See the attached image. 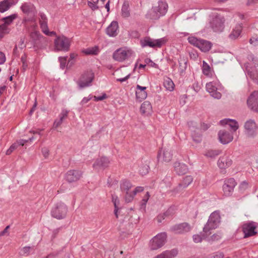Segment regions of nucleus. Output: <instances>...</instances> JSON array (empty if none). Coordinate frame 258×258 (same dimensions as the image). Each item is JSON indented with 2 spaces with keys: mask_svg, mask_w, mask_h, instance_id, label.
I'll return each instance as SVG.
<instances>
[{
  "mask_svg": "<svg viewBox=\"0 0 258 258\" xmlns=\"http://www.w3.org/2000/svg\"><path fill=\"white\" fill-rule=\"evenodd\" d=\"M126 195L125 196V201L126 203L131 202L134 198V195L133 193H129L128 192H126Z\"/></svg>",
  "mask_w": 258,
  "mask_h": 258,
  "instance_id": "50",
  "label": "nucleus"
},
{
  "mask_svg": "<svg viewBox=\"0 0 258 258\" xmlns=\"http://www.w3.org/2000/svg\"><path fill=\"white\" fill-rule=\"evenodd\" d=\"M224 21L225 20L222 16L216 15L211 20V27L215 32H221L224 28Z\"/></svg>",
  "mask_w": 258,
  "mask_h": 258,
  "instance_id": "11",
  "label": "nucleus"
},
{
  "mask_svg": "<svg viewBox=\"0 0 258 258\" xmlns=\"http://www.w3.org/2000/svg\"><path fill=\"white\" fill-rule=\"evenodd\" d=\"M18 147H17V144H15V143L13 144L10 146L9 149L7 150V151L6 152V154L7 155H10L13 152V151H14V150H15Z\"/></svg>",
  "mask_w": 258,
  "mask_h": 258,
  "instance_id": "54",
  "label": "nucleus"
},
{
  "mask_svg": "<svg viewBox=\"0 0 258 258\" xmlns=\"http://www.w3.org/2000/svg\"><path fill=\"white\" fill-rule=\"evenodd\" d=\"M177 254V249L174 248L170 250L164 251L154 258H174Z\"/></svg>",
  "mask_w": 258,
  "mask_h": 258,
  "instance_id": "28",
  "label": "nucleus"
},
{
  "mask_svg": "<svg viewBox=\"0 0 258 258\" xmlns=\"http://www.w3.org/2000/svg\"><path fill=\"white\" fill-rule=\"evenodd\" d=\"M220 142L223 144H227L231 142L233 139V135L225 130H221L218 133Z\"/></svg>",
  "mask_w": 258,
  "mask_h": 258,
  "instance_id": "19",
  "label": "nucleus"
},
{
  "mask_svg": "<svg viewBox=\"0 0 258 258\" xmlns=\"http://www.w3.org/2000/svg\"><path fill=\"white\" fill-rule=\"evenodd\" d=\"M92 97L91 95H89L88 97L83 98V99L81 102V104L83 105L87 103L92 99Z\"/></svg>",
  "mask_w": 258,
  "mask_h": 258,
  "instance_id": "61",
  "label": "nucleus"
},
{
  "mask_svg": "<svg viewBox=\"0 0 258 258\" xmlns=\"http://www.w3.org/2000/svg\"><path fill=\"white\" fill-rule=\"evenodd\" d=\"M28 141V140H24V139H20L14 143L16 144L17 147H18V146H23Z\"/></svg>",
  "mask_w": 258,
  "mask_h": 258,
  "instance_id": "60",
  "label": "nucleus"
},
{
  "mask_svg": "<svg viewBox=\"0 0 258 258\" xmlns=\"http://www.w3.org/2000/svg\"><path fill=\"white\" fill-rule=\"evenodd\" d=\"M232 160L227 156L220 157L217 162L218 167L222 169L228 168L232 165Z\"/></svg>",
  "mask_w": 258,
  "mask_h": 258,
  "instance_id": "22",
  "label": "nucleus"
},
{
  "mask_svg": "<svg viewBox=\"0 0 258 258\" xmlns=\"http://www.w3.org/2000/svg\"><path fill=\"white\" fill-rule=\"evenodd\" d=\"M121 15L123 18H128L130 16V5L128 2L123 3L121 9Z\"/></svg>",
  "mask_w": 258,
  "mask_h": 258,
  "instance_id": "34",
  "label": "nucleus"
},
{
  "mask_svg": "<svg viewBox=\"0 0 258 258\" xmlns=\"http://www.w3.org/2000/svg\"><path fill=\"white\" fill-rule=\"evenodd\" d=\"M58 59L60 62V68L62 69H64L66 67V65L67 56V57H59Z\"/></svg>",
  "mask_w": 258,
  "mask_h": 258,
  "instance_id": "49",
  "label": "nucleus"
},
{
  "mask_svg": "<svg viewBox=\"0 0 258 258\" xmlns=\"http://www.w3.org/2000/svg\"><path fill=\"white\" fill-rule=\"evenodd\" d=\"M150 194L149 192H147L143 199L141 201V208L145 209L147 203L149 199Z\"/></svg>",
  "mask_w": 258,
  "mask_h": 258,
  "instance_id": "47",
  "label": "nucleus"
},
{
  "mask_svg": "<svg viewBox=\"0 0 258 258\" xmlns=\"http://www.w3.org/2000/svg\"><path fill=\"white\" fill-rule=\"evenodd\" d=\"M191 229L190 225L186 222L178 224L171 226L170 230L175 234H184Z\"/></svg>",
  "mask_w": 258,
  "mask_h": 258,
  "instance_id": "14",
  "label": "nucleus"
},
{
  "mask_svg": "<svg viewBox=\"0 0 258 258\" xmlns=\"http://www.w3.org/2000/svg\"><path fill=\"white\" fill-rule=\"evenodd\" d=\"M242 29L241 24H238L232 29L229 37L230 39L234 40L238 38L241 34Z\"/></svg>",
  "mask_w": 258,
  "mask_h": 258,
  "instance_id": "31",
  "label": "nucleus"
},
{
  "mask_svg": "<svg viewBox=\"0 0 258 258\" xmlns=\"http://www.w3.org/2000/svg\"><path fill=\"white\" fill-rule=\"evenodd\" d=\"M205 234H206V233ZM207 236V235L205 236L204 234H203L202 235L201 234H195L192 236L193 240L195 243L201 242L203 239L205 238Z\"/></svg>",
  "mask_w": 258,
  "mask_h": 258,
  "instance_id": "48",
  "label": "nucleus"
},
{
  "mask_svg": "<svg viewBox=\"0 0 258 258\" xmlns=\"http://www.w3.org/2000/svg\"><path fill=\"white\" fill-rule=\"evenodd\" d=\"M167 234L161 232L154 236L150 242V247L152 250H156L163 246L166 242Z\"/></svg>",
  "mask_w": 258,
  "mask_h": 258,
  "instance_id": "8",
  "label": "nucleus"
},
{
  "mask_svg": "<svg viewBox=\"0 0 258 258\" xmlns=\"http://www.w3.org/2000/svg\"><path fill=\"white\" fill-rule=\"evenodd\" d=\"M82 172L79 170H70L65 174V179L69 183L78 181L82 176Z\"/></svg>",
  "mask_w": 258,
  "mask_h": 258,
  "instance_id": "16",
  "label": "nucleus"
},
{
  "mask_svg": "<svg viewBox=\"0 0 258 258\" xmlns=\"http://www.w3.org/2000/svg\"><path fill=\"white\" fill-rule=\"evenodd\" d=\"M107 98L106 94H103L102 95L100 96H94V99L95 101H102Z\"/></svg>",
  "mask_w": 258,
  "mask_h": 258,
  "instance_id": "57",
  "label": "nucleus"
},
{
  "mask_svg": "<svg viewBox=\"0 0 258 258\" xmlns=\"http://www.w3.org/2000/svg\"><path fill=\"white\" fill-rule=\"evenodd\" d=\"M248 59L250 61L253 62V64L255 67L256 71H253L252 68L250 67L249 63H248L246 66V70L247 71V74L254 81V82L258 83L257 71L255 66L256 65H258V60L255 58L253 55L252 54L248 55Z\"/></svg>",
  "mask_w": 258,
  "mask_h": 258,
  "instance_id": "10",
  "label": "nucleus"
},
{
  "mask_svg": "<svg viewBox=\"0 0 258 258\" xmlns=\"http://www.w3.org/2000/svg\"><path fill=\"white\" fill-rule=\"evenodd\" d=\"M69 114V111L67 109H63L61 110V112L58 115V118L54 120L53 124V128L54 129L57 128L62 123L63 121L67 118Z\"/></svg>",
  "mask_w": 258,
  "mask_h": 258,
  "instance_id": "24",
  "label": "nucleus"
},
{
  "mask_svg": "<svg viewBox=\"0 0 258 258\" xmlns=\"http://www.w3.org/2000/svg\"><path fill=\"white\" fill-rule=\"evenodd\" d=\"M221 238V235L220 234H214L211 236L212 240H218Z\"/></svg>",
  "mask_w": 258,
  "mask_h": 258,
  "instance_id": "63",
  "label": "nucleus"
},
{
  "mask_svg": "<svg viewBox=\"0 0 258 258\" xmlns=\"http://www.w3.org/2000/svg\"><path fill=\"white\" fill-rule=\"evenodd\" d=\"M118 32V24L115 21H112L106 29V34L110 37H115Z\"/></svg>",
  "mask_w": 258,
  "mask_h": 258,
  "instance_id": "21",
  "label": "nucleus"
},
{
  "mask_svg": "<svg viewBox=\"0 0 258 258\" xmlns=\"http://www.w3.org/2000/svg\"><path fill=\"white\" fill-rule=\"evenodd\" d=\"M149 166L147 164L142 165L140 167L139 173L140 174L144 175L147 174L149 172Z\"/></svg>",
  "mask_w": 258,
  "mask_h": 258,
  "instance_id": "46",
  "label": "nucleus"
},
{
  "mask_svg": "<svg viewBox=\"0 0 258 258\" xmlns=\"http://www.w3.org/2000/svg\"><path fill=\"white\" fill-rule=\"evenodd\" d=\"M219 84L216 82H211L206 84V90L215 99H220L222 95L218 91Z\"/></svg>",
  "mask_w": 258,
  "mask_h": 258,
  "instance_id": "17",
  "label": "nucleus"
},
{
  "mask_svg": "<svg viewBox=\"0 0 258 258\" xmlns=\"http://www.w3.org/2000/svg\"><path fill=\"white\" fill-rule=\"evenodd\" d=\"M42 153L45 158H47L48 157L49 154V151L48 148L44 147L42 149Z\"/></svg>",
  "mask_w": 258,
  "mask_h": 258,
  "instance_id": "58",
  "label": "nucleus"
},
{
  "mask_svg": "<svg viewBox=\"0 0 258 258\" xmlns=\"http://www.w3.org/2000/svg\"><path fill=\"white\" fill-rule=\"evenodd\" d=\"M244 133L248 137H253L256 134L257 126L253 119H249L244 123Z\"/></svg>",
  "mask_w": 258,
  "mask_h": 258,
  "instance_id": "12",
  "label": "nucleus"
},
{
  "mask_svg": "<svg viewBox=\"0 0 258 258\" xmlns=\"http://www.w3.org/2000/svg\"><path fill=\"white\" fill-rule=\"evenodd\" d=\"M249 42L250 44H253L254 46L258 45V38H252L250 39Z\"/></svg>",
  "mask_w": 258,
  "mask_h": 258,
  "instance_id": "64",
  "label": "nucleus"
},
{
  "mask_svg": "<svg viewBox=\"0 0 258 258\" xmlns=\"http://www.w3.org/2000/svg\"><path fill=\"white\" fill-rule=\"evenodd\" d=\"M147 88L146 87L141 86L137 85L136 89V96L138 99L140 101L144 100L147 97V93L146 91Z\"/></svg>",
  "mask_w": 258,
  "mask_h": 258,
  "instance_id": "26",
  "label": "nucleus"
},
{
  "mask_svg": "<svg viewBox=\"0 0 258 258\" xmlns=\"http://www.w3.org/2000/svg\"><path fill=\"white\" fill-rule=\"evenodd\" d=\"M248 183L244 181L240 183L239 188L240 191L243 192L248 188Z\"/></svg>",
  "mask_w": 258,
  "mask_h": 258,
  "instance_id": "52",
  "label": "nucleus"
},
{
  "mask_svg": "<svg viewBox=\"0 0 258 258\" xmlns=\"http://www.w3.org/2000/svg\"><path fill=\"white\" fill-rule=\"evenodd\" d=\"M21 9L24 13L28 15H34L35 12V7L30 3H25L23 4L21 6Z\"/></svg>",
  "mask_w": 258,
  "mask_h": 258,
  "instance_id": "29",
  "label": "nucleus"
},
{
  "mask_svg": "<svg viewBox=\"0 0 258 258\" xmlns=\"http://www.w3.org/2000/svg\"><path fill=\"white\" fill-rule=\"evenodd\" d=\"M109 160L106 157H101L97 159L93 165V167L95 169H104L108 166Z\"/></svg>",
  "mask_w": 258,
  "mask_h": 258,
  "instance_id": "23",
  "label": "nucleus"
},
{
  "mask_svg": "<svg viewBox=\"0 0 258 258\" xmlns=\"http://www.w3.org/2000/svg\"><path fill=\"white\" fill-rule=\"evenodd\" d=\"M222 151L221 150L209 149L206 150L204 153V155L208 158H214L220 155Z\"/></svg>",
  "mask_w": 258,
  "mask_h": 258,
  "instance_id": "35",
  "label": "nucleus"
},
{
  "mask_svg": "<svg viewBox=\"0 0 258 258\" xmlns=\"http://www.w3.org/2000/svg\"><path fill=\"white\" fill-rule=\"evenodd\" d=\"M97 4L98 3H94L90 1L88 2V5L92 11H95L98 9L99 7L97 6Z\"/></svg>",
  "mask_w": 258,
  "mask_h": 258,
  "instance_id": "51",
  "label": "nucleus"
},
{
  "mask_svg": "<svg viewBox=\"0 0 258 258\" xmlns=\"http://www.w3.org/2000/svg\"><path fill=\"white\" fill-rule=\"evenodd\" d=\"M94 79V73L92 70L84 72L77 81V84L80 89L90 87Z\"/></svg>",
  "mask_w": 258,
  "mask_h": 258,
  "instance_id": "3",
  "label": "nucleus"
},
{
  "mask_svg": "<svg viewBox=\"0 0 258 258\" xmlns=\"http://www.w3.org/2000/svg\"><path fill=\"white\" fill-rule=\"evenodd\" d=\"M179 63V72L181 75H182L185 72L187 68V61L184 57H180L178 59Z\"/></svg>",
  "mask_w": 258,
  "mask_h": 258,
  "instance_id": "38",
  "label": "nucleus"
},
{
  "mask_svg": "<svg viewBox=\"0 0 258 258\" xmlns=\"http://www.w3.org/2000/svg\"><path fill=\"white\" fill-rule=\"evenodd\" d=\"M134 54V51L130 48L126 47L120 48L114 52L113 58L116 61L122 62L128 59Z\"/></svg>",
  "mask_w": 258,
  "mask_h": 258,
  "instance_id": "7",
  "label": "nucleus"
},
{
  "mask_svg": "<svg viewBox=\"0 0 258 258\" xmlns=\"http://www.w3.org/2000/svg\"><path fill=\"white\" fill-rule=\"evenodd\" d=\"M192 137L193 139V140L196 142V143H200L202 141V137L201 134H199L197 136H196L195 133H192Z\"/></svg>",
  "mask_w": 258,
  "mask_h": 258,
  "instance_id": "55",
  "label": "nucleus"
},
{
  "mask_svg": "<svg viewBox=\"0 0 258 258\" xmlns=\"http://www.w3.org/2000/svg\"><path fill=\"white\" fill-rule=\"evenodd\" d=\"M188 42L194 46L199 48L202 52H208L212 48V43L206 40L190 36L188 38Z\"/></svg>",
  "mask_w": 258,
  "mask_h": 258,
  "instance_id": "2",
  "label": "nucleus"
},
{
  "mask_svg": "<svg viewBox=\"0 0 258 258\" xmlns=\"http://www.w3.org/2000/svg\"><path fill=\"white\" fill-rule=\"evenodd\" d=\"M16 14H13L3 19L4 24L0 26V32L2 33L7 32V25H10L17 17Z\"/></svg>",
  "mask_w": 258,
  "mask_h": 258,
  "instance_id": "25",
  "label": "nucleus"
},
{
  "mask_svg": "<svg viewBox=\"0 0 258 258\" xmlns=\"http://www.w3.org/2000/svg\"><path fill=\"white\" fill-rule=\"evenodd\" d=\"M157 158L158 161L161 160L168 162L171 161L172 154L169 149L162 148L159 151Z\"/></svg>",
  "mask_w": 258,
  "mask_h": 258,
  "instance_id": "20",
  "label": "nucleus"
},
{
  "mask_svg": "<svg viewBox=\"0 0 258 258\" xmlns=\"http://www.w3.org/2000/svg\"><path fill=\"white\" fill-rule=\"evenodd\" d=\"M193 181V178L190 175L185 176L182 182L179 184V187L185 188L187 187Z\"/></svg>",
  "mask_w": 258,
  "mask_h": 258,
  "instance_id": "40",
  "label": "nucleus"
},
{
  "mask_svg": "<svg viewBox=\"0 0 258 258\" xmlns=\"http://www.w3.org/2000/svg\"><path fill=\"white\" fill-rule=\"evenodd\" d=\"M192 88L196 92H198L201 89V86L198 83H194L192 85Z\"/></svg>",
  "mask_w": 258,
  "mask_h": 258,
  "instance_id": "62",
  "label": "nucleus"
},
{
  "mask_svg": "<svg viewBox=\"0 0 258 258\" xmlns=\"http://www.w3.org/2000/svg\"><path fill=\"white\" fill-rule=\"evenodd\" d=\"M174 170L178 175H183L187 173L188 168L186 165L178 162L174 163Z\"/></svg>",
  "mask_w": 258,
  "mask_h": 258,
  "instance_id": "27",
  "label": "nucleus"
},
{
  "mask_svg": "<svg viewBox=\"0 0 258 258\" xmlns=\"http://www.w3.org/2000/svg\"><path fill=\"white\" fill-rule=\"evenodd\" d=\"M154 9H156V11L159 14L160 16L165 15L167 12L168 5L165 2L159 1L158 2V6L153 7Z\"/></svg>",
  "mask_w": 258,
  "mask_h": 258,
  "instance_id": "30",
  "label": "nucleus"
},
{
  "mask_svg": "<svg viewBox=\"0 0 258 258\" xmlns=\"http://www.w3.org/2000/svg\"><path fill=\"white\" fill-rule=\"evenodd\" d=\"M33 249V247L30 246H25L21 248L19 251V253L21 255L27 256L28 255Z\"/></svg>",
  "mask_w": 258,
  "mask_h": 258,
  "instance_id": "45",
  "label": "nucleus"
},
{
  "mask_svg": "<svg viewBox=\"0 0 258 258\" xmlns=\"http://www.w3.org/2000/svg\"><path fill=\"white\" fill-rule=\"evenodd\" d=\"M132 183L126 180H121L120 183V188L122 191L128 192V190L132 188Z\"/></svg>",
  "mask_w": 258,
  "mask_h": 258,
  "instance_id": "39",
  "label": "nucleus"
},
{
  "mask_svg": "<svg viewBox=\"0 0 258 258\" xmlns=\"http://www.w3.org/2000/svg\"><path fill=\"white\" fill-rule=\"evenodd\" d=\"M163 85L167 90L170 92L173 91L175 87L173 81L168 77L164 79Z\"/></svg>",
  "mask_w": 258,
  "mask_h": 258,
  "instance_id": "37",
  "label": "nucleus"
},
{
  "mask_svg": "<svg viewBox=\"0 0 258 258\" xmlns=\"http://www.w3.org/2000/svg\"><path fill=\"white\" fill-rule=\"evenodd\" d=\"M256 225L255 222H248L244 223L242 226V230L244 233V238L252 236L257 233L256 230Z\"/></svg>",
  "mask_w": 258,
  "mask_h": 258,
  "instance_id": "13",
  "label": "nucleus"
},
{
  "mask_svg": "<svg viewBox=\"0 0 258 258\" xmlns=\"http://www.w3.org/2000/svg\"><path fill=\"white\" fill-rule=\"evenodd\" d=\"M221 124L228 125L233 131H236L239 127L238 122L234 119L225 118L220 121Z\"/></svg>",
  "mask_w": 258,
  "mask_h": 258,
  "instance_id": "32",
  "label": "nucleus"
},
{
  "mask_svg": "<svg viewBox=\"0 0 258 258\" xmlns=\"http://www.w3.org/2000/svg\"><path fill=\"white\" fill-rule=\"evenodd\" d=\"M11 3L10 0H4L0 3V12H5L7 11L11 6Z\"/></svg>",
  "mask_w": 258,
  "mask_h": 258,
  "instance_id": "41",
  "label": "nucleus"
},
{
  "mask_svg": "<svg viewBox=\"0 0 258 258\" xmlns=\"http://www.w3.org/2000/svg\"><path fill=\"white\" fill-rule=\"evenodd\" d=\"M112 202L113 203L114 207H118V205L119 204V200L116 196H112Z\"/></svg>",
  "mask_w": 258,
  "mask_h": 258,
  "instance_id": "53",
  "label": "nucleus"
},
{
  "mask_svg": "<svg viewBox=\"0 0 258 258\" xmlns=\"http://www.w3.org/2000/svg\"><path fill=\"white\" fill-rule=\"evenodd\" d=\"M6 60V57L5 54L0 51V65L4 64Z\"/></svg>",
  "mask_w": 258,
  "mask_h": 258,
  "instance_id": "56",
  "label": "nucleus"
},
{
  "mask_svg": "<svg viewBox=\"0 0 258 258\" xmlns=\"http://www.w3.org/2000/svg\"><path fill=\"white\" fill-rule=\"evenodd\" d=\"M248 108L251 110L258 112V92H253L247 100Z\"/></svg>",
  "mask_w": 258,
  "mask_h": 258,
  "instance_id": "18",
  "label": "nucleus"
},
{
  "mask_svg": "<svg viewBox=\"0 0 258 258\" xmlns=\"http://www.w3.org/2000/svg\"><path fill=\"white\" fill-rule=\"evenodd\" d=\"M39 23L40 28L44 34L47 36H52L55 33L53 31H49L48 27V18L43 12H39Z\"/></svg>",
  "mask_w": 258,
  "mask_h": 258,
  "instance_id": "9",
  "label": "nucleus"
},
{
  "mask_svg": "<svg viewBox=\"0 0 258 258\" xmlns=\"http://www.w3.org/2000/svg\"><path fill=\"white\" fill-rule=\"evenodd\" d=\"M220 216L219 213L215 211L210 216L207 224L203 228V231L207 235H209L211 233L210 231L216 229L219 226L220 223Z\"/></svg>",
  "mask_w": 258,
  "mask_h": 258,
  "instance_id": "1",
  "label": "nucleus"
},
{
  "mask_svg": "<svg viewBox=\"0 0 258 258\" xmlns=\"http://www.w3.org/2000/svg\"><path fill=\"white\" fill-rule=\"evenodd\" d=\"M99 52L97 46L88 48L83 50V52L87 55H96Z\"/></svg>",
  "mask_w": 258,
  "mask_h": 258,
  "instance_id": "43",
  "label": "nucleus"
},
{
  "mask_svg": "<svg viewBox=\"0 0 258 258\" xmlns=\"http://www.w3.org/2000/svg\"><path fill=\"white\" fill-rule=\"evenodd\" d=\"M153 7L146 15V18L152 20L158 19L161 16Z\"/></svg>",
  "mask_w": 258,
  "mask_h": 258,
  "instance_id": "36",
  "label": "nucleus"
},
{
  "mask_svg": "<svg viewBox=\"0 0 258 258\" xmlns=\"http://www.w3.org/2000/svg\"><path fill=\"white\" fill-rule=\"evenodd\" d=\"M236 185L235 179L233 178L225 180L223 185V190L225 196L228 197L231 196L234 190V188Z\"/></svg>",
  "mask_w": 258,
  "mask_h": 258,
  "instance_id": "15",
  "label": "nucleus"
},
{
  "mask_svg": "<svg viewBox=\"0 0 258 258\" xmlns=\"http://www.w3.org/2000/svg\"><path fill=\"white\" fill-rule=\"evenodd\" d=\"M152 107L148 101H144L141 106L140 110L142 114L148 115L152 112Z\"/></svg>",
  "mask_w": 258,
  "mask_h": 258,
  "instance_id": "33",
  "label": "nucleus"
},
{
  "mask_svg": "<svg viewBox=\"0 0 258 258\" xmlns=\"http://www.w3.org/2000/svg\"><path fill=\"white\" fill-rule=\"evenodd\" d=\"M144 190V187L142 186H137L133 191V194L134 196H136L138 193L141 192Z\"/></svg>",
  "mask_w": 258,
  "mask_h": 258,
  "instance_id": "59",
  "label": "nucleus"
},
{
  "mask_svg": "<svg viewBox=\"0 0 258 258\" xmlns=\"http://www.w3.org/2000/svg\"><path fill=\"white\" fill-rule=\"evenodd\" d=\"M167 39L165 37L160 39H153L149 37H145L140 40V44L142 47H146L149 46L152 48L158 47L160 48L162 45L166 42Z\"/></svg>",
  "mask_w": 258,
  "mask_h": 258,
  "instance_id": "4",
  "label": "nucleus"
},
{
  "mask_svg": "<svg viewBox=\"0 0 258 258\" xmlns=\"http://www.w3.org/2000/svg\"><path fill=\"white\" fill-rule=\"evenodd\" d=\"M41 35L39 32V31L34 29L32 32L30 33V38L34 41H36L40 39Z\"/></svg>",
  "mask_w": 258,
  "mask_h": 258,
  "instance_id": "44",
  "label": "nucleus"
},
{
  "mask_svg": "<svg viewBox=\"0 0 258 258\" xmlns=\"http://www.w3.org/2000/svg\"><path fill=\"white\" fill-rule=\"evenodd\" d=\"M67 212V206L62 202H58L52 208L51 215L53 218L60 220L66 217Z\"/></svg>",
  "mask_w": 258,
  "mask_h": 258,
  "instance_id": "6",
  "label": "nucleus"
},
{
  "mask_svg": "<svg viewBox=\"0 0 258 258\" xmlns=\"http://www.w3.org/2000/svg\"><path fill=\"white\" fill-rule=\"evenodd\" d=\"M202 72L203 73L207 76H210L212 75L211 69L210 66L205 61H203V62Z\"/></svg>",
  "mask_w": 258,
  "mask_h": 258,
  "instance_id": "42",
  "label": "nucleus"
},
{
  "mask_svg": "<svg viewBox=\"0 0 258 258\" xmlns=\"http://www.w3.org/2000/svg\"><path fill=\"white\" fill-rule=\"evenodd\" d=\"M70 39L64 36L57 37L54 41V50L56 51H68L70 49Z\"/></svg>",
  "mask_w": 258,
  "mask_h": 258,
  "instance_id": "5",
  "label": "nucleus"
}]
</instances>
